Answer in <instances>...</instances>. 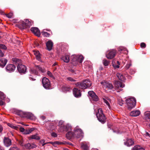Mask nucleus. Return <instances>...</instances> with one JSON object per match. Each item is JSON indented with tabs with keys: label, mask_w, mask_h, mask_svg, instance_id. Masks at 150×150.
Instances as JSON below:
<instances>
[{
	"label": "nucleus",
	"mask_w": 150,
	"mask_h": 150,
	"mask_svg": "<svg viewBox=\"0 0 150 150\" xmlns=\"http://www.w3.org/2000/svg\"><path fill=\"white\" fill-rule=\"evenodd\" d=\"M6 16L8 18H11L12 17V14L11 13H9L6 15Z\"/></svg>",
	"instance_id": "nucleus-57"
},
{
	"label": "nucleus",
	"mask_w": 150,
	"mask_h": 150,
	"mask_svg": "<svg viewBox=\"0 0 150 150\" xmlns=\"http://www.w3.org/2000/svg\"><path fill=\"white\" fill-rule=\"evenodd\" d=\"M132 65V64L130 62H129V64H127L125 66V69H127L129 68Z\"/></svg>",
	"instance_id": "nucleus-45"
},
{
	"label": "nucleus",
	"mask_w": 150,
	"mask_h": 150,
	"mask_svg": "<svg viewBox=\"0 0 150 150\" xmlns=\"http://www.w3.org/2000/svg\"><path fill=\"white\" fill-rule=\"evenodd\" d=\"M53 45V43L51 40L47 41L46 43L47 49L49 51H50L52 49Z\"/></svg>",
	"instance_id": "nucleus-16"
},
{
	"label": "nucleus",
	"mask_w": 150,
	"mask_h": 150,
	"mask_svg": "<svg viewBox=\"0 0 150 150\" xmlns=\"http://www.w3.org/2000/svg\"><path fill=\"white\" fill-rule=\"evenodd\" d=\"M43 86L46 89H49L51 88V86L49 79L45 77L43 78L42 81Z\"/></svg>",
	"instance_id": "nucleus-5"
},
{
	"label": "nucleus",
	"mask_w": 150,
	"mask_h": 150,
	"mask_svg": "<svg viewBox=\"0 0 150 150\" xmlns=\"http://www.w3.org/2000/svg\"><path fill=\"white\" fill-rule=\"evenodd\" d=\"M35 128H32L28 129L29 134L31 133L33 131L35 130Z\"/></svg>",
	"instance_id": "nucleus-49"
},
{
	"label": "nucleus",
	"mask_w": 150,
	"mask_h": 150,
	"mask_svg": "<svg viewBox=\"0 0 150 150\" xmlns=\"http://www.w3.org/2000/svg\"><path fill=\"white\" fill-rule=\"evenodd\" d=\"M124 103V102L121 98H119L118 99V103L120 105L122 106Z\"/></svg>",
	"instance_id": "nucleus-38"
},
{
	"label": "nucleus",
	"mask_w": 150,
	"mask_h": 150,
	"mask_svg": "<svg viewBox=\"0 0 150 150\" xmlns=\"http://www.w3.org/2000/svg\"><path fill=\"white\" fill-rule=\"evenodd\" d=\"M128 110H131L132 108H134L136 105V101H134V102L132 103H129L128 102L127 103H126Z\"/></svg>",
	"instance_id": "nucleus-18"
},
{
	"label": "nucleus",
	"mask_w": 150,
	"mask_h": 150,
	"mask_svg": "<svg viewBox=\"0 0 150 150\" xmlns=\"http://www.w3.org/2000/svg\"><path fill=\"white\" fill-rule=\"evenodd\" d=\"M140 46L141 47L145 48L146 46L144 42H142Z\"/></svg>",
	"instance_id": "nucleus-51"
},
{
	"label": "nucleus",
	"mask_w": 150,
	"mask_h": 150,
	"mask_svg": "<svg viewBox=\"0 0 150 150\" xmlns=\"http://www.w3.org/2000/svg\"><path fill=\"white\" fill-rule=\"evenodd\" d=\"M24 146L26 149H30L36 147L37 146L34 144H31L28 143L26 144H25Z\"/></svg>",
	"instance_id": "nucleus-22"
},
{
	"label": "nucleus",
	"mask_w": 150,
	"mask_h": 150,
	"mask_svg": "<svg viewBox=\"0 0 150 150\" xmlns=\"http://www.w3.org/2000/svg\"><path fill=\"white\" fill-rule=\"evenodd\" d=\"M47 74L50 77L53 79H54V77L52 73L49 71H48L47 73Z\"/></svg>",
	"instance_id": "nucleus-43"
},
{
	"label": "nucleus",
	"mask_w": 150,
	"mask_h": 150,
	"mask_svg": "<svg viewBox=\"0 0 150 150\" xmlns=\"http://www.w3.org/2000/svg\"><path fill=\"white\" fill-rule=\"evenodd\" d=\"M113 66L114 68H119V66L118 65H116L115 64H113Z\"/></svg>",
	"instance_id": "nucleus-56"
},
{
	"label": "nucleus",
	"mask_w": 150,
	"mask_h": 150,
	"mask_svg": "<svg viewBox=\"0 0 150 150\" xmlns=\"http://www.w3.org/2000/svg\"><path fill=\"white\" fill-rule=\"evenodd\" d=\"M0 150H4V148L0 145Z\"/></svg>",
	"instance_id": "nucleus-64"
},
{
	"label": "nucleus",
	"mask_w": 150,
	"mask_h": 150,
	"mask_svg": "<svg viewBox=\"0 0 150 150\" xmlns=\"http://www.w3.org/2000/svg\"><path fill=\"white\" fill-rule=\"evenodd\" d=\"M132 150H144V149L139 146H134Z\"/></svg>",
	"instance_id": "nucleus-30"
},
{
	"label": "nucleus",
	"mask_w": 150,
	"mask_h": 150,
	"mask_svg": "<svg viewBox=\"0 0 150 150\" xmlns=\"http://www.w3.org/2000/svg\"><path fill=\"white\" fill-rule=\"evenodd\" d=\"M40 118L42 120H44L46 117L45 116H42L40 117Z\"/></svg>",
	"instance_id": "nucleus-59"
},
{
	"label": "nucleus",
	"mask_w": 150,
	"mask_h": 150,
	"mask_svg": "<svg viewBox=\"0 0 150 150\" xmlns=\"http://www.w3.org/2000/svg\"><path fill=\"white\" fill-rule=\"evenodd\" d=\"M144 115L146 119H150V112L147 111L144 113Z\"/></svg>",
	"instance_id": "nucleus-35"
},
{
	"label": "nucleus",
	"mask_w": 150,
	"mask_h": 150,
	"mask_svg": "<svg viewBox=\"0 0 150 150\" xmlns=\"http://www.w3.org/2000/svg\"><path fill=\"white\" fill-rule=\"evenodd\" d=\"M8 125L10 127L14 129H16L17 128V127L9 123L8 124Z\"/></svg>",
	"instance_id": "nucleus-46"
},
{
	"label": "nucleus",
	"mask_w": 150,
	"mask_h": 150,
	"mask_svg": "<svg viewBox=\"0 0 150 150\" xmlns=\"http://www.w3.org/2000/svg\"><path fill=\"white\" fill-rule=\"evenodd\" d=\"M19 130H20V132H23V133L24 132L25 129L23 127H20L19 128Z\"/></svg>",
	"instance_id": "nucleus-53"
},
{
	"label": "nucleus",
	"mask_w": 150,
	"mask_h": 150,
	"mask_svg": "<svg viewBox=\"0 0 150 150\" xmlns=\"http://www.w3.org/2000/svg\"><path fill=\"white\" fill-rule=\"evenodd\" d=\"M136 101V100L134 98H128L126 100V103H127V102H128L129 103H131L132 102H134V101Z\"/></svg>",
	"instance_id": "nucleus-29"
},
{
	"label": "nucleus",
	"mask_w": 150,
	"mask_h": 150,
	"mask_svg": "<svg viewBox=\"0 0 150 150\" xmlns=\"http://www.w3.org/2000/svg\"><path fill=\"white\" fill-rule=\"evenodd\" d=\"M96 115L99 121L103 124L105 122V117L103 113L102 108H99L98 109Z\"/></svg>",
	"instance_id": "nucleus-3"
},
{
	"label": "nucleus",
	"mask_w": 150,
	"mask_h": 150,
	"mask_svg": "<svg viewBox=\"0 0 150 150\" xmlns=\"http://www.w3.org/2000/svg\"><path fill=\"white\" fill-rule=\"evenodd\" d=\"M116 51L115 50H112L108 51L106 54V57L109 59L113 58L115 55Z\"/></svg>",
	"instance_id": "nucleus-8"
},
{
	"label": "nucleus",
	"mask_w": 150,
	"mask_h": 150,
	"mask_svg": "<svg viewBox=\"0 0 150 150\" xmlns=\"http://www.w3.org/2000/svg\"><path fill=\"white\" fill-rule=\"evenodd\" d=\"M30 79L32 81H35V79L34 78H33L31 77H30Z\"/></svg>",
	"instance_id": "nucleus-60"
},
{
	"label": "nucleus",
	"mask_w": 150,
	"mask_h": 150,
	"mask_svg": "<svg viewBox=\"0 0 150 150\" xmlns=\"http://www.w3.org/2000/svg\"><path fill=\"white\" fill-rule=\"evenodd\" d=\"M140 113L139 110H136L131 111L130 113V115L133 117H136L139 116Z\"/></svg>",
	"instance_id": "nucleus-19"
},
{
	"label": "nucleus",
	"mask_w": 150,
	"mask_h": 150,
	"mask_svg": "<svg viewBox=\"0 0 150 150\" xmlns=\"http://www.w3.org/2000/svg\"><path fill=\"white\" fill-rule=\"evenodd\" d=\"M103 62L104 65L105 66H107L108 65L109 63V61L107 60L106 59H104L103 61Z\"/></svg>",
	"instance_id": "nucleus-37"
},
{
	"label": "nucleus",
	"mask_w": 150,
	"mask_h": 150,
	"mask_svg": "<svg viewBox=\"0 0 150 150\" xmlns=\"http://www.w3.org/2000/svg\"><path fill=\"white\" fill-rule=\"evenodd\" d=\"M115 86L116 88H123L125 86V85L120 81H117L115 82Z\"/></svg>",
	"instance_id": "nucleus-17"
},
{
	"label": "nucleus",
	"mask_w": 150,
	"mask_h": 150,
	"mask_svg": "<svg viewBox=\"0 0 150 150\" xmlns=\"http://www.w3.org/2000/svg\"><path fill=\"white\" fill-rule=\"evenodd\" d=\"M50 143L52 144L54 146H55L56 145H61L65 144L62 142H60L59 141H55L54 142H50Z\"/></svg>",
	"instance_id": "nucleus-31"
},
{
	"label": "nucleus",
	"mask_w": 150,
	"mask_h": 150,
	"mask_svg": "<svg viewBox=\"0 0 150 150\" xmlns=\"http://www.w3.org/2000/svg\"><path fill=\"white\" fill-rule=\"evenodd\" d=\"M81 148L84 150H87L88 149V146L86 144L82 143L81 144Z\"/></svg>",
	"instance_id": "nucleus-32"
},
{
	"label": "nucleus",
	"mask_w": 150,
	"mask_h": 150,
	"mask_svg": "<svg viewBox=\"0 0 150 150\" xmlns=\"http://www.w3.org/2000/svg\"><path fill=\"white\" fill-rule=\"evenodd\" d=\"M4 51L3 52L1 50H0V57H2L4 56Z\"/></svg>",
	"instance_id": "nucleus-48"
},
{
	"label": "nucleus",
	"mask_w": 150,
	"mask_h": 150,
	"mask_svg": "<svg viewBox=\"0 0 150 150\" xmlns=\"http://www.w3.org/2000/svg\"><path fill=\"white\" fill-rule=\"evenodd\" d=\"M36 59L39 61H40L41 60V57L40 54L38 55V56H36Z\"/></svg>",
	"instance_id": "nucleus-52"
},
{
	"label": "nucleus",
	"mask_w": 150,
	"mask_h": 150,
	"mask_svg": "<svg viewBox=\"0 0 150 150\" xmlns=\"http://www.w3.org/2000/svg\"><path fill=\"white\" fill-rule=\"evenodd\" d=\"M23 134H29L28 132V129H26V130H25L24 132L23 133Z\"/></svg>",
	"instance_id": "nucleus-58"
},
{
	"label": "nucleus",
	"mask_w": 150,
	"mask_h": 150,
	"mask_svg": "<svg viewBox=\"0 0 150 150\" xmlns=\"http://www.w3.org/2000/svg\"><path fill=\"white\" fill-rule=\"evenodd\" d=\"M62 59L64 62L67 63L69 61V56L68 55H65L62 57Z\"/></svg>",
	"instance_id": "nucleus-26"
},
{
	"label": "nucleus",
	"mask_w": 150,
	"mask_h": 150,
	"mask_svg": "<svg viewBox=\"0 0 150 150\" xmlns=\"http://www.w3.org/2000/svg\"><path fill=\"white\" fill-rule=\"evenodd\" d=\"M30 138L32 139H34L36 140H39L40 139V137L38 136L37 134H36L34 135H32L30 136Z\"/></svg>",
	"instance_id": "nucleus-28"
},
{
	"label": "nucleus",
	"mask_w": 150,
	"mask_h": 150,
	"mask_svg": "<svg viewBox=\"0 0 150 150\" xmlns=\"http://www.w3.org/2000/svg\"><path fill=\"white\" fill-rule=\"evenodd\" d=\"M5 98V97L4 93L0 91V98L2 100H4Z\"/></svg>",
	"instance_id": "nucleus-41"
},
{
	"label": "nucleus",
	"mask_w": 150,
	"mask_h": 150,
	"mask_svg": "<svg viewBox=\"0 0 150 150\" xmlns=\"http://www.w3.org/2000/svg\"><path fill=\"white\" fill-rule=\"evenodd\" d=\"M117 76L118 79L122 81H124L125 80V78L121 73H117Z\"/></svg>",
	"instance_id": "nucleus-25"
},
{
	"label": "nucleus",
	"mask_w": 150,
	"mask_h": 150,
	"mask_svg": "<svg viewBox=\"0 0 150 150\" xmlns=\"http://www.w3.org/2000/svg\"><path fill=\"white\" fill-rule=\"evenodd\" d=\"M18 143L21 146H24L25 143L24 141L23 140V139H21L19 140L18 141Z\"/></svg>",
	"instance_id": "nucleus-36"
},
{
	"label": "nucleus",
	"mask_w": 150,
	"mask_h": 150,
	"mask_svg": "<svg viewBox=\"0 0 150 150\" xmlns=\"http://www.w3.org/2000/svg\"><path fill=\"white\" fill-rule=\"evenodd\" d=\"M25 25L26 27H30L31 25V23L28 20H26L25 22Z\"/></svg>",
	"instance_id": "nucleus-33"
},
{
	"label": "nucleus",
	"mask_w": 150,
	"mask_h": 150,
	"mask_svg": "<svg viewBox=\"0 0 150 150\" xmlns=\"http://www.w3.org/2000/svg\"><path fill=\"white\" fill-rule=\"evenodd\" d=\"M7 60L6 59L2 58L0 59V66L2 67H4L6 65Z\"/></svg>",
	"instance_id": "nucleus-21"
},
{
	"label": "nucleus",
	"mask_w": 150,
	"mask_h": 150,
	"mask_svg": "<svg viewBox=\"0 0 150 150\" xmlns=\"http://www.w3.org/2000/svg\"><path fill=\"white\" fill-rule=\"evenodd\" d=\"M0 49L6 50L7 49V47L5 45L0 44Z\"/></svg>",
	"instance_id": "nucleus-42"
},
{
	"label": "nucleus",
	"mask_w": 150,
	"mask_h": 150,
	"mask_svg": "<svg viewBox=\"0 0 150 150\" xmlns=\"http://www.w3.org/2000/svg\"><path fill=\"white\" fill-rule=\"evenodd\" d=\"M64 123V122L62 120H60L59 121L58 123V125L59 126H60V128L61 129V131H62V130L63 128V126H64V125H63V124Z\"/></svg>",
	"instance_id": "nucleus-34"
},
{
	"label": "nucleus",
	"mask_w": 150,
	"mask_h": 150,
	"mask_svg": "<svg viewBox=\"0 0 150 150\" xmlns=\"http://www.w3.org/2000/svg\"><path fill=\"white\" fill-rule=\"evenodd\" d=\"M72 64L74 66H76L78 63H81L83 60L84 57L83 56L81 55H74L72 56Z\"/></svg>",
	"instance_id": "nucleus-2"
},
{
	"label": "nucleus",
	"mask_w": 150,
	"mask_h": 150,
	"mask_svg": "<svg viewBox=\"0 0 150 150\" xmlns=\"http://www.w3.org/2000/svg\"><path fill=\"white\" fill-rule=\"evenodd\" d=\"M4 142L5 146L7 147L9 146L11 144V139L8 137H4Z\"/></svg>",
	"instance_id": "nucleus-15"
},
{
	"label": "nucleus",
	"mask_w": 150,
	"mask_h": 150,
	"mask_svg": "<svg viewBox=\"0 0 150 150\" xmlns=\"http://www.w3.org/2000/svg\"><path fill=\"white\" fill-rule=\"evenodd\" d=\"M125 144L128 146H129L133 145L134 142L131 139H127L126 142L124 143Z\"/></svg>",
	"instance_id": "nucleus-24"
},
{
	"label": "nucleus",
	"mask_w": 150,
	"mask_h": 150,
	"mask_svg": "<svg viewBox=\"0 0 150 150\" xmlns=\"http://www.w3.org/2000/svg\"><path fill=\"white\" fill-rule=\"evenodd\" d=\"M67 80L71 81V82H74L76 80L71 77H68L67 78Z\"/></svg>",
	"instance_id": "nucleus-44"
},
{
	"label": "nucleus",
	"mask_w": 150,
	"mask_h": 150,
	"mask_svg": "<svg viewBox=\"0 0 150 150\" xmlns=\"http://www.w3.org/2000/svg\"><path fill=\"white\" fill-rule=\"evenodd\" d=\"M51 135L52 136L54 137H56L57 136V134L55 133H54V132L52 133H51Z\"/></svg>",
	"instance_id": "nucleus-54"
},
{
	"label": "nucleus",
	"mask_w": 150,
	"mask_h": 150,
	"mask_svg": "<svg viewBox=\"0 0 150 150\" xmlns=\"http://www.w3.org/2000/svg\"><path fill=\"white\" fill-rule=\"evenodd\" d=\"M53 67V71H55L57 69V68L55 67Z\"/></svg>",
	"instance_id": "nucleus-63"
},
{
	"label": "nucleus",
	"mask_w": 150,
	"mask_h": 150,
	"mask_svg": "<svg viewBox=\"0 0 150 150\" xmlns=\"http://www.w3.org/2000/svg\"><path fill=\"white\" fill-rule=\"evenodd\" d=\"M41 33L42 35H43L44 36H45L46 37H49L50 35V34L47 33V32H45L44 31L42 32Z\"/></svg>",
	"instance_id": "nucleus-40"
},
{
	"label": "nucleus",
	"mask_w": 150,
	"mask_h": 150,
	"mask_svg": "<svg viewBox=\"0 0 150 150\" xmlns=\"http://www.w3.org/2000/svg\"><path fill=\"white\" fill-rule=\"evenodd\" d=\"M30 30L37 36L38 37L40 36V33L38 28L36 27L31 28Z\"/></svg>",
	"instance_id": "nucleus-14"
},
{
	"label": "nucleus",
	"mask_w": 150,
	"mask_h": 150,
	"mask_svg": "<svg viewBox=\"0 0 150 150\" xmlns=\"http://www.w3.org/2000/svg\"><path fill=\"white\" fill-rule=\"evenodd\" d=\"M38 71H40L42 73L44 72L43 69L38 65L36 66L34 68L31 69L30 72L31 74L35 75L38 74Z\"/></svg>",
	"instance_id": "nucleus-6"
},
{
	"label": "nucleus",
	"mask_w": 150,
	"mask_h": 150,
	"mask_svg": "<svg viewBox=\"0 0 150 150\" xmlns=\"http://www.w3.org/2000/svg\"><path fill=\"white\" fill-rule=\"evenodd\" d=\"M17 70L21 74L24 73L26 71L25 66L22 64H18L17 67Z\"/></svg>",
	"instance_id": "nucleus-10"
},
{
	"label": "nucleus",
	"mask_w": 150,
	"mask_h": 150,
	"mask_svg": "<svg viewBox=\"0 0 150 150\" xmlns=\"http://www.w3.org/2000/svg\"><path fill=\"white\" fill-rule=\"evenodd\" d=\"M18 115L21 116H27L30 119L33 120L35 119V117L32 113L30 112H23L22 111H20L18 112Z\"/></svg>",
	"instance_id": "nucleus-4"
},
{
	"label": "nucleus",
	"mask_w": 150,
	"mask_h": 150,
	"mask_svg": "<svg viewBox=\"0 0 150 150\" xmlns=\"http://www.w3.org/2000/svg\"><path fill=\"white\" fill-rule=\"evenodd\" d=\"M88 93L89 96L91 97V99L93 101H97L98 100V96L93 91H89L88 92Z\"/></svg>",
	"instance_id": "nucleus-9"
},
{
	"label": "nucleus",
	"mask_w": 150,
	"mask_h": 150,
	"mask_svg": "<svg viewBox=\"0 0 150 150\" xmlns=\"http://www.w3.org/2000/svg\"><path fill=\"white\" fill-rule=\"evenodd\" d=\"M3 100L0 99V105H4V102L3 101Z\"/></svg>",
	"instance_id": "nucleus-55"
},
{
	"label": "nucleus",
	"mask_w": 150,
	"mask_h": 150,
	"mask_svg": "<svg viewBox=\"0 0 150 150\" xmlns=\"http://www.w3.org/2000/svg\"><path fill=\"white\" fill-rule=\"evenodd\" d=\"M3 130V127L2 126L0 125V132H1Z\"/></svg>",
	"instance_id": "nucleus-61"
},
{
	"label": "nucleus",
	"mask_w": 150,
	"mask_h": 150,
	"mask_svg": "<svg viewBox=\"0 0 150 150\" xmlns=\"http://www.w3.org/2000/svg\"><path fill=\"white\" fill-rule=\"evenodd\" d=\"M16 67V66L14 64H9L6 66V71L9 72H11L14 71Z\"/></svg>",
	"instance_id": "nucleus-11"
},
{
	"label": "nucleus",
	"mask_w": 150,
	"mask_h": 150,
	"mask_svg": "<svg viewBox=\"0 0 150 150\" xmlns=\"http://www.w3.org/2000/svg\"><path fill=\"white\" fill-rule=\"evenodd\" d=\"M62 91L64 92H66L67 91H69L70 89L69 87L67 85H64L62 87Z\"/></svg>",
	"instance_id": "nucleus-27"
},
{
	"label": "nucleus",
	"mask_w": 150,
	"mask_h": 150,
	"mask_svg": "<svg viewBox=\"0 0 150 150\" xmlns=\"http://www.w3.org/2000/svg\"><path fill=\"white\" fill-rule=\"evenodd\" d=\"M45 142V140L44 139H42L40 141V142L42 144L44 143Z\"/></svg>",
	"instance_id": "nucleus-62"
},
{
	"label": "nucleus",
	"mask_w": 150,
	"mask_h": 150,
	"mask_svg": "<svg viewBox=\"0 0 150 150\" xmlns=\"http://www.w3.org/2000/svg\"><path fill=\"white\" fill-rule=\"evenodd\" d=\"M103 100L104 102L106 103V105L108 106V108L109 109H110V103L109 102V100H106L105 99H103Z\"/></svg>",
	"instance_id": "nucleus-39"
},
{
	"label": "nucleus",
	"mask_w": 150,
	"mask_h": 150,
	"mask_svg": "<svg viewBox=\"0 0 150 150\" xmlns=\"http://www.w3.org/2000/svg\"><path fill=\"white\" fill-rule=\"evenodd\" d=\"M101 83L103 86L104 87L108 89H111L113 88L112 84L107 81H102Z\"/></svg>",
	"instance_id": "nucleus-13"
},
{
	"label": "nucleus",
	"mask_w": 150,
	"mask_h": 150,
	"mask_svg": "<svg viewBox=\"0 0 150 150\" xmlns=\"http://www.w3.org/2000/svg\"><path fill=\"white\" fill-rule=\"evenodd\" d=\"M66 136L68 139H70L73 138H75L74 132H72L71 131H68L67 132L66 134Z\"/></svg>",
	"instance_id": "nucleus-20"
},
{
	"label": "nucleus",
	"mask_w": 150,
	"mask_h": 150,
	"mask_svg": "<svg viewBox=\"0 0 150 150\" xmlns=\"http://www.w3.org/2000/svg\"><path fill=\"white\" fill-rule=\"evenodd\" d=\"M40 53L38 51H34V54L35 56H38V55L40 54Z\"/></svg>",
	"instance_id": "nucleus-50"
},
{
	"label": "nucleus",
	"mask_w": 150,
	"mask_h": 150,
	"mask_svg": "<svg viewBox=\"0 0 150 150\" xmlns=\"http://www.w3.org/2000/svg\"><path fill=\"white\" fill-rule=\"evenodd\" d=\"M71 130V127L69 124H67L63 126V128L62 131H69Z\"/></svg>",
	"instance_id": "nucleus-23"
},
{
	"label": "nucleus",
	"mask_w": 150,
	"mask_h": 150,
	"mask_svg": "<svg viewBox=\"0 0 150 150\" xmlns=\"http://www.w3.org/2000/svg\"><path fill=\"white\" fill-rule=\"evenodd\" d=\"M74 133L75 138H79L83 136V133L82 130L77 127L74 129Z\"/></svg>",
	"instance_id": "nucleus-7"
},
{
	"label": "nucleus",
	"mask_w": 150,
	"mask_h": 150,
	"mask_svg": "<svg viewBox=\"0 0 150 150\" xmlns=\"http://www.w3.org/2000/svg\"><path fill=\"white\" fill-rule=\"evenodd\" d=\"M9 150H19V149L16 146H14L12 147Z\"/></svg>",
	"instance_id": "nucleus-47"
},
{
	"label": "nucleus",
	"mask_w": 150,
	"mask_h": 150,
	"mask_svg": "<svg viewBox=\"0 0 150 150\" xmlns=\"http://www.w3.org/2000/svg\"><path fill=\"white\" fill-rule=\"evenodd\" d=\"M76 87L82 89H85L90 87L91 83L88 79L85 80L82 82H78L75 83Z\"/></svg>",
	"instance_id": "nucleus-1"
},
{
	"label": "nucleus",
	"mask_w": 150,
	"mask_h": 150,
	"mask_svg": "<svg viewBox=\"0 0 150 150\" xmlns=\"http://www.w3.org/2000/svg\"><path fill=\"white\" fill-rule=\"evenodd\" d=\"M73 93L74 96L76 98H79L81 94L80 90L76 88H74L73 89Z\"/></svg>",
	"instance_id": "nucleus-12"
}]
</instances>
